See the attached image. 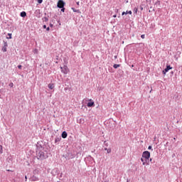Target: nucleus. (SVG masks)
I'll list each match as a JSON object with an SVG mask.
<instances>
[{"label":"nucleus","instance_id":"1","mask_svg":"<svg viewBox=\"0 0 182 182\" xmlns=\"http://www.w3.org/2000/svg\"><path fill=\"white\" fill-rule=\"evenodd\" d=\"M36 156L38 160H45L48 159V152L43 147H39L36 150Z\"/></svg>","mask_w":182,"mask_h":182},{"label":"nucleus","instance_id":"18","mask_svg":"<svg viewBox=\"0 0 182 182\" xmlns=\"http://www.w3.org/2000/svg\"><path fill=\"white\" fill-rule=\"evenodd\" d=\"M9 86L10 87H14V82H11V83L9 85Z\"/></svg>","mask_w":182,"mask_h":182},{"label":"nucleus","instance_id":"5","mask_svg":"<svg viewBox=\"0 0 182 182\" xmlns=\"http://www.w3.org/2000/svg\"><path fill=\"white\" fill-rule=\"evenodd\" d=\"M58 8H64L65 2L63 0H59L57 4Z\"/></svg>","mask_w":182,"mask_h":182},{"label":"nucleus","instance_id":"32","mask_svg":"<svg viewBox=\"0 0 182 182\" xmlns=\"http://www.w3.org/2000/svg\"><path fill=\"white\" fill-rule=\"evenodd\" d=\"M90 160H93V159L92 158V156H90Z\"/></svg>","mask_w":182,"mask_h":182},{"label":"nucleus","instance_id":"17","mask_svg":"<svg viewBox=\"0 0 182 182\" xmlns=\"http://www.w3.org/2000/svg\"><path fill=\"white\" fill-rule=\"evenodd\" d=\"M126 14H127H127H129V15H132V11H127Z\"/></svg>","mask_w":182,"mask_h":182},{"label":"nucleus","instance_id":"13","mask_svg":"<svg viewBox=\"0 0 182 182\" xmlns=\"http://www.w3.org/2000/svg\"><path fill=\"white\" fill-rule=\"evenodd\" d=\"M113 68H114V69H117V68H120V65H119V64H114V65H113Z\"/></svg>","mask_w":182,"mask_h":182},{"label":"nucleus","instance_id":"4","mask_svg":"<svg viewBox=\"0 0 182 182\" xmlns=\"http://www.w3.org/2000/svg\"><path fill=\"white\" fill-rule=\"evenodd\" d=\"M141 161L142 162L143 166H149V159H146L145 158H143V156L141 158Z\"/></svg>","mask_w":182,"mask_h":182},{"label":"nucleus","instance_id":"33","mask_svg":"<svg viewBox=\"0 0 182 182\" xmlns=\"http://www.w3.org/2000/svg\"><path fill=\"white\" fill-rule=\"evenodd\" d=\"M108 149H107V148H105V150H106L107 151Z\"/></svg>","mask_w":182,"mask_h":182},{"label":"nucleus","instance_id":"35","mask_svg":"<svg viewBox=\"0 0 182 182\" xmlns=\"http://www.w3.org/2000/svg\"><path fill=\"white\" fill-rule=\"evenodd\" d=\"M141 11H143V7H141Z\"/></svg>","mask_w":182,"mask_h":182},{"label":"nucleus","instance_id":"7","mask_svg":"<svg viewBox=\"0 0 182 182\" xmlns=\"http://www.w3.org/2000/svg\"><path fill=\"white\" fill-rule=\"evenodd\" d=\"M4 42V46L2 47L1 50L2 52H6V48H8V43Z\"/></svg>","mask_w":182,"mask_h":182},{"label":"nucleus","instance_id":"15","mask_svg":"<svg viewBox=\"0 0 182 182\" xmlns=\"http://www.w3.org/2000/svg\"><path fill=\"white\" fill-rule=\"evenodd\" d=\"M2 153H4V149L2 145H0V154H2Z\"/></svg>","mask_w":182,"mask_h":182},{"label":"nucleus","instance_id":"2","mask_svg":"<svg viewBox=\"0 0 182 182\" xmlns=\"http://www.w3.org/2000/svg\"><path fill=\"white\" fill-rule=\"evenodd\" d=\"M61 72L64 73V75H68L69 73V68L66 66L64 65L63 67H60Z\"/></svg>","mask_w":182,"mask_h":182},{"label":"nucleus","instance_id":"3","mask_svg":"<svg viewBox=\"0 0 182 182\" xmlns=\"http://www.w3.org/2000/svg\"><path fill=\"white\" fill-rule=\"evenodd\" d=\"M142 157L149 160V159H150V153L149 151H144L142 154Z\"/></svg>","mask_w":182,"mask_h":182},{"label":"nucleus","instance_id":"6","mask_svg":"<svg viewBox=\"0 0 182 182\" xmlns=\"http://www.w3.org/2000/svg\"><path fill=\"white\" fill-rule=\"evenodd\" d=\"M87 107H94L95 106V102H93L92 100H90V102L87 104Z\"/></svg>","mask_w":182,"mask_h":182},{"label":"nucleus","instance_id":"23","mask_svg":"<svg viewBox=\"0 0 182 182\" xmlns=\"http://www.w3.org/2000/svg\"><path fill=\"white\" fill-rule=\"evenodd\" d=\"M148 150H152V151H153L151 146H149L148 147Z\"/></svg>","mask_w":182,"mask_h":182},{"label":"nucleus","instance_id":"12","mask_svg":"<svg viewBox=\"0 0 182 182\" xmlns=\"http://www.w3.org/2000/svg\"><path fill=\"white\" fill-rule=\"evenodd\" d=\"M139 11V9L137 7L134 8L133 12L134 14H137V11Z\"/></svg>","mask_w":182,"mask_h":182},{"label":"nucleus","instance_id":"27","mask_svg":"<svg viewBox=\"0 0 182 182\" xmlns=\"http://www.w3.org/2000/svg\"><path fill=\"white\" fill-rule=\"evenodd\" d=\"M46 31H50V28L49 27L46 28Z\"/></svg>","mask_w":182,"mask_h":182},{"label":"nucleus","instance_id":"8","mask_svg":"<svg viewBox=\"0 0 182 182\" xmlns=\"http://www.w3.org/2000/svg\"><path fill=\"white\" fill-rule=\"evenodd\" d=\"M171 69H173V67L168 65H166V68L164 70H165V72H168V70H171Z\"/></svg>","mask_w":182,"mask_h":182},{"label":"nucleus","instance_id":"26","mask_svg":"<svg viewBox=\"0 0 182 182\" xmlns=\"http://www.w3.org/2000/svg\"><path fill=\"white\" fill-rule=\"evenodd\" d=\"M123 15H127V13L123 11V12H122V16H123Z\"/></svg>","mask_w":182,"mask_h":182},{"label":"nucleus","instance_id":"10","mask_svg":"<svg viewBox=\"0 0 182 182\" xmlns=\"http://www.w3.org/2000/svg\"><path fill=\"white\" fill-rule=\"evenodd\" d=\"M48 87L52 90L55 88V85L53 84H48Z\"/></svg>","mask_w":182,"mask_h":182},{"label":"nucleus","instance_id":"16","mask_svg":"<svg viewBox=\"0 0 182 182\" xmlns=\"http://www.w3.org/2000/svg\"><path fill=\"white\" fill-rule=\"evenodd\" d=\"M107 153L109 154L110 153H112V149H107Z\"/></svg>","mask_w":182,"mask_h":182},{"label":"nucleus","instance_id":"28","mask_svg":"<svg viewBox=\"0 0 182 182\" xmlns=\"http://www.w3.org/2000/svg\"><path fill=\"white\" fill-rule=\"evenodd\" d=\"M43 29H46V25H44V26H43Z\"/></svg>","mask_w":182,"mask_h":182},{"label":"nucleus","instance_id":"11","mask_svg":"<svg viewBox=\"0 0 182 182\" xmlns=\"http://www.w3.org/2000/svg\"><path fill=\"white\" fill-rule=\"evenodd\" d=\"M21 16L22 18H25V16H26V12H25V11L21 12Z\"/></svg>","mask_w":182,"mask_h":182},{"label":"nucleus","instance_id":"19","mask_svg":"<svg viewBox=\"0 0 182 182\" xmlns=\"http://www.w3.org/2000/svg\"><path fill=\"white\" fill-rule=\"evenodd\" d=\"M72 9H73V12H78L79 11V10H76L75 8H72Z\"/></svg>","mask_w":182,"mask_h":182},{"label":"nucleus","instance_id":"25","mask_svg":"<svg viewBox=\"0 0 182 182\" xmlns=\"http://www.w3.org/2000/svg\"><path fill=\"white\" fill-rule=\"evenodd\" d=\"M18 69H22V65H18Z\"/></svg>","mask_w":182,"mask_h":182},{"label":"nucleus","instance_id":"31","mask_svg":"<svg viewBox=\"0 0 182 182\" xmlns=\"http://www.w3.org/2000/svg\"><path fill=\"white\" fill-rule=\"evenodd\" d=\"M79 4H80V2L79 1H77V5L79 6Z\"/></svg>","mask_w":182,"mask_h":182},{"label":"nucleus","instance_id":"34","mask_svg":"<svg viewBox=\"0 0 182 182\" xmlns=\"http://www.w3.org/2000/svg\"><path fill=\"white\" fill-rule=\"evenodd\" d=\"M25 178H26V180H28V177L26 176H25Z\"/></svg>","mask_w":182,"mask_h":182},{"label":"nucleus","instance_id":"22","mask_svg":"<svg viewBox=\"0 0 182 182\" xmlns=\"http://www.w3.org/2000/svg\"><path fill=\"white\" fill-rule=\"evenodd\" d=\"M38 4H42L43 2V0H38Z\"/></svg>","mask_w":182,"mask_h":182},{"label":"nucleus","instance_id":"29","mask_svg":"<svg viewBox=\"0 0 182 182\" xmlns=\"http://www.w3.org/2000/svg\"><path fill=\"white\" fill-rule=\"evenodd\" d=\"M50 26L51 28H53V24L50 23Z\"/></svg>","mask_w":182,"mask_h":182},{"label":"nucleus","instance_id":"24","mask_svg":"<svg viewBox=\"0 0 182 182\" xmlns=\"http://www.w3.org/2000/svg\"><path fill=\"white\" fill-rule=\"evenodd\" d=\"M61 11L65 12V8L64 7L61 8Z\"/></svg>","mask_w":182,"mask_h":182},{"label":"nucleus","instance_id":"14","mask_svg":"<svg viewBox=\"0 0 182 182\" xmlns=\"http://www.w3.org/2000/svg\"><path fill=\"white\" fill-rule=\"evenodd\" d=\"M8 36L6 37V39H12V33H8Z\"/></svg>","mask_w":182,"mask_h":182},{"label":"nucleus","instance_id":"20","mask_svg":"<svg viewBox=\"0 0 182 182\" xmlns=\"http://www.w3.org/2000/svg\"><path fill=\"white\" fill-rule=\"evenodd\" d=\"M141 39H144V38H146V36H145L144 34H142V35L141 36Z\"/></svg>","mask_w":182,"mask_h":182},{"label":"nucleus","instance_id":"9","mask_svg":"<svg viewBox=\"0 0 182 182\" xmlns=\"http://www.w3.org/2000/svg\"><path fill=\"white\" fill-rule=\"evenodd\" d=\"M62 137L63 139H66V137H68V133L66 132H63L62 133Z\"/></svg>","mask_w":182,"mask_h":182},{"label":"nucleus","instance_id":"30","mask_svg":"<svg viewBox=\"0 0 182 182\" xmlns=\"http://www.w3.org/2000/svg\"><path fill=\"white\" fill-rule=\"evenodd\" d=\"M117 15H114L113 18H117Z\"/></svg>","mask_w":182,"mask_h":182},{"label":"nucleus","instance_id":"21","mask_svg":"<svg viewBox=\"0 0 182 182\" xmlns=\"http://www.w3.org/2000/svg\"><path fill=\"white\" fill-rule=\"evenodd\" d=\"M162 73H163V75H166V74L167 73V71H166V70H164L162 71Z\"/></svg>","mask_w":182,"mask_h":182}]
</instances>
